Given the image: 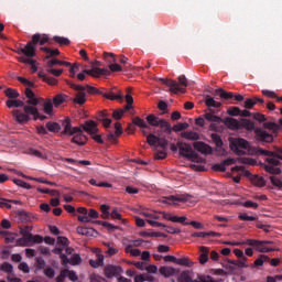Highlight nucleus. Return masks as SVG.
I'll use <instances>...</instances> for the list:
<instances>
[{
	"label": "nucleus",
	"mask_w": 282,
	"mask_h": 282,
	"mask_svg": "<svg viewBox=\"0 0 282 282\" xmlns=\"http://www.w3.org/2000/svg\"><path fill=\"white\" fill-rule=\"evenodd\" d=\"M18 80L24 85V87H26L24 89V96L26 98L25 102L26 105L31 106H24V112H22L20 109L12 110V116L15 122L19 124H28L31 116H33V120H45L46 117L41 115L39 112V108H36V106L43 102V98L37 97L36 94L33 93L32 88L35 87L34 83L25 77H18Z\"/></svg>",
	"instance_id": "f257e3e1"
},
{
	"label": "nucleus",
	"mask_w": 282,
	"mask_h": 282,
	"mask_svg": "<svg viewBox=\"0 0 282 282\" xmlns=\"http://www.w3.org/2000/svg\"><path fill=\"white\" fill-rule=\"evenodd\" d=\"M145 120L151 127L160 128L156 130V134H149L147 130H142L143 135H147L148 144L150 147L159 145L163 150L166 149V147H169V140H166V135H171V133H173V127H171V123L166 121V119H162L155 115H149Z\"/></svg>",
	"instance_id": "f03ea898"
},
{
	"label": "nucleus",
	"mask_w": 282,
	"mask_h": 282,
	"mask_svg": "<svg viewBox=\"0 0 282 282\" xmlns=\"http://www.w3.org/2000/svg\"><path fill=\"white\" fill-rule=\"evenodd\" d=\"M45 45V43H48V45H52V42L50 41V36L47 34H41L35 33L32 36V40L26 43L24 47H21L18 50V54H23V56H36V45Z\"/></svg>",
	"instance_id": "7ed1b4c3"
},
{
	"label": "nucleus",
	"mask_w": 282,
	"mask_h": 282,
	"mask_svg": "<svg viewBox=\"0 0 282 282\" xmlns=\"http://www.w3.org/2000/svg\"><path fill=\"white\" fill-rule=\"evenodd\" d=\"M254 151L256 155H265V162L268 164H273L274 166L281 165V161L279 160H282V148H276L274 152L263 150V148H256Z\"/></svg>",
	"instance_id": "20e7f679"
},
{
	"label": "nucleus",
	"mask_w": 282,
	"mask_h": 282,
	"mask_svg": "<svg viewBox=\"0 0 282 282\" xmlns=\"http://www.w3.org/2000/svg\"><path fill=\"white\" fill-rule=\"evenodd\" d=\"M53 254H57L62 261V265H80L83 263V258L80 254L74 253L70 259L67 258V254L63 253V248L57 247L52 250Z\"/></svg>",
	"instance_id": "39448f33"
},
{
	"label": "nucleus",
	"mask_w": 282,
	"mask_h": 282,
	"mask_svg": "<svg viewBox=\"0 0 282 282\" xmlns=\"http://www.w3.org/2000/svg\"><path fill=\"white\" fill-rule=\"evenodd\" d=\"M82 129L86 131V133H89L91 135L93 140L97 142L98 144H105V141L102 140V137L98 133V123L94 120H88L85 122V124H82Z\"/></svg>",
	"instance_id": "423d86ee"
},
{
	"label": "nucleus",
	"mask_w": 282,
	"mask_h": 282,
	"mask_svg": "<svg viewBox=\"0 0 282 282\" xmlns=\"http://www.w3.org/2000/svg\"><path fill=\"white\" fill-rule=\"evenodd\" d=\"M241 149H245V150L250 149V143L248 142V140L243 138H238V139H234L230 142V150L234 151L236 155H246V151Z\"/></svg>",
	"instance_id": "0eeeda50"
},
{
	"label": "nucleus",
	"mask_w": 282,
	"mask_h": 282,
	"mask_svg": "<svg viewBox=\"0 0 282 282\" xmlns=\"http://www.w3.org/2000/svg\"><path fill=\"white\" fill-rule=\"evenodd\" d=\"M68 87L70 89H75V91H87V94H90L93 96H102V91H100V89L90 86V85H86V86H82V85H76L74 82H66Z\"/></svg>",
	"instance_id": "6e6552de"
},
{
	"label": "nucleus",
	"mask_w": 282,
	"mask_h": 282,
	"mask_svg": "<svg viewBox=\"0 0 282 282\" xmlns=\"http://www.w3.org/2000/svg\"><path fill=\"white\" fill-rule=\"evenodd\" d=\"M177 147L180 155L186 158L187 160H192V162H195V160H197V154L195 153L191 144L177 142Z\"/></svg>",
	"instance_id": "1a4fd4ad"
},
{
	"label": "nucleus",
	"mask_w": 282,
	"mask_h": 282,
	"mask_svg": "<svg viewBox=\"0 0 282 282\" xmlns=\"http://www.w3.org/2000/svg\"><path fill=\"white\" fill-rule=\"evenodd\" d=\"M254 133L257 142H262V144H270L274 142V137L261 128H256Z\"/></svg>",
	"instance_id": "9d476101"
},
{
	"label": "nucleus",
	"mask_w": 282,
	"mask_h": 282,
	"mask_svg": "<svg viewBox=\"0 0 282 282\" xmlns=\"http://www.w3.org/2000/svg\"><path fill=\"white\" fill-rule=\"evenodd\" d=\"M159 80L170 88L169 91H171V94H186V88L180 87V84L173 79L159 78Z\"/></svg>",
	"instance_id": "9b49d317"
},
{
	"label": "nucleus",
	"mask_w": 282,
	"mask_h": 282,
	"mask_svg": "<svg viewBox=\"0 0 282 282\" xmlns=\"http://www.w3.org/2000/svg\"><path fill=\"white\" fill-rule=\"evenodd\" d=\"M126 101H127V105L124 106L123 109H118L112 112V118L115 120H120L122 116H124V111H129L130 109L133 108V96L129 94L126 95Z\"/></svg>",
	"instance_id": "f8f14e48"
},
{
	"label": "nucleus",
	"mask_w": 282,
	"mask_h": 282,
	"mask_svg": "<svg viewBox=\"0 0 282 282\" xmlns=\"http://www.w3.org/2000/svg\"><path fill=\"white\" fill-rule=\"evenodd\" d=\"M62 127H64V131L61 132V135H76V133L80 132V128L72 127V120L69 118H65L62 122Z\"/></svg>",
	"instance_id": "ddd939ff"
},
{
	"label": "nucleus",
	"mask_w": 282,
	"mask_h": 282,
	"mask_svg": "<svg viewBox=\"0 0 282 282\" xmlns=\"http://www.w3.org/2000/svg\"><path fill=\"white\" fill-rule=\"evenodd\" d=\"M121 272H122V267L120 265L107 264L104 269V274L107 279H113V276H120Z\"/></svg>",
	"instance_id": "4468645a"
},
{
	"label": "nucleus",
	"mask_w": 282,
	"mask_h": 282,
	"mask_svg": "<svg viewBox=\"0 0 282 282\" xmlns=\"http://www.w3.org/2000/svg\"><path fill=\"white\" fill-rule=\"evenodd\" d=\"M83 73L85 74V76H93V78H99V76H109V74H111L109 69L98 67H94L91 69H84Z\"/></svg>",
	"instance_id": "2eb2a0df"
},
{
	"label": "nucleus",
	"mask_w": 282,
	"mask_h": 282,
	"mask_svg": "<svg viewBox=\"0 0 282 282\" xmlns=\"http://www.w3.org/2000/svg\"><path fill=\"white\" fill-rule=\"evenodd\" d=\"M115 129H116L115 132H110V133L107 134V139L112 144H118V138H120V134L123 133L122 124L120 122H116L115 123Z\"/></svg>",
	"instance_id": "dca6fc26"
},
{
	"label": "nucleus",
	"mask_w": 282,
	"mask_h": 282,
	"mask_svg": "<svg viewBox=\"0 0 282 282\" xmlns=\"http://www.w3.org/2000/svg\"><path fill=\"white\" fill-rule=\"evenodd\" d=\"M193 147L198 153H202L203 155H210L213 153V148L208 144H206L204 141H196L193 143Z\"/></svg>",
	"instance_id": "f3484780"
},
{
	"label": "nucleus",
	"mask_w": 282,
	"mask_h": 282,
	"mask_svg": "<svg viewBox=\"0 0 282 282\" xmlns=\"http://www.w3.org/2000/svg\"><path fill=\"white\" fill-rule=\"evenodd\" d=\"M34 58V56H22L19 57V63H24L25 65H31V72L33 74H36V72H39V67H36V59H32Z\"/></svg>",
	"instance_id": "a211bd4d"
},
{
	"label": "nucleus",
	"mask_w": 282,
	"mask_h": 282,
	"mask_svg": "<svg viewBox=\"0 0 282 282\" xmlns=\"http://www.w3.org/2000/svg\"><path fill=\"white\" fill-rule=\"evenodd\" d=\"M160 274L164 276L165 279H169L170 276H175V274H180V269H175L173 267H161L159 269Z\"/></svg>",
	"instance_id": "6ab92c4d"
},
{
	"label": "nucleus",
	"mask_w": 282,
	"mask_h": 282,
	"mask_svg": "<svg viewBox=\"0 0 282 282\" xmlns=\"http://www.w3.org/2000/svg\"><path fill=\"white\" fill-rule=\"evenodd\" d=\"M224 122L231 131H239L241 126V120H237L230 117L225 118Z\"/></svg>",
	"instance_id": "aec40b11"
},
{
	"label": "nucleus",
	"mask_w": 282,
	"mask_h": 282,
	"mask_svg": "<svg viewBox=\"0 0 282 282\" xmlns=\"http://www.w3.org/2000/svg\"><path fill=\"white\" fill-rule=\"evenodd\" d=\"M26 100H19V99H9L7 100L6 105L9 109L12 107H23V111H25V107H32V105L25 102Z\"/></svg>",
	"instance_id": "412c9836"
},
{
	"label": "nucleus",
	"mask_w": 282,
	"mask_h": 282,
	"mask_svg": "<svg viewBox=\"0 0 282 282\" xmlns=\"http://www.w3.org/2000/svg\"><path fill=\"white\" fill-rule=\"evenodd\" d=\"M77 213L79 214V216L77 217L78 221H82L83 224H90L91 223V219L89 218L87 208L78 207Z\"/></svg>",
	"instance_id": "4be33fe9"
},
{
	"label": "nucleus",
	"mask_w": 282,
	"mask_h": 282,
	"mask_svg": "<svg viewBox=\"0 0 282 282\" xmlns=\"http://www.w3.org/2000/svg\"><path fill=\"white\" fill-rule=\"evenodd\" d=\"M76 133H77V135H74L72 138V142L74 144H79V147L87 144V135L83 134V130H80L79 132H76Z\"/></svg>",
	"instance_id": "5701e85b"
},
{
	"label": "nucleus",
	"mask_w": 282,
	"mask_h": 282,
	"mask_svg": "<svg viewBox=\"0 0 282 282\" xmlns=\"http://www.w3.org/2000/svg\"><path fill=\"white\" fill-rule=\"evenodd\" d=\"M246 246H274L272 240H257V239H247Z\"/></svg>",
	"instance_id": "b1692460"
},
{
	"label": "nucleus",
	"mask_w": 282,
	"mask_h": 282,
	"mask_svg": "<svg viewBox=\"0 0 282 282\" xmlns=\"http://www.w3.org/2000/svg\"><path fill=\"white\" fill-rule=\"evenodd\" d=\"M240 129H246L247 131H256L254 122L250 119L241 118L240 119Z\"/></svg>",
	"instance_id": "393cba45"
},
{
	"label": "nucleus",
	"mask_w": 282,
	"mask_h": 282,
	"mask_svg": "<svg viewBox=\"0 0 282 282\" xmlns=\"http://www.w3.org/2000/svg\"><path fill=\"white\" fill-rule=\"evenodd\" d=\"M187 199L188 198L184 195H181V196L171 195V196L164 197L163 204H175V202H186Z\"/></svg>",
	"instance_id": "a878e982"
},
{
	"label": "nucleus",
	"mask_w": 282,
	"mask_h": 282,
	"mask_svg": "<svg viewBox=\"0 0 282 282\" xmlns=\"http://www.w3.org/2000/svg\"><path fill=\"white\" fill-rule=\"evenodd\" d=\"M94 224H97L98 226H104V228H107V230L109 232H116V230H120V227L119 226H115V225H111L110 223L108 221H102V220H96V221H93Z\"/></svg>",
	"instance_id": "bb28decb"
},
{
	"label": "nucleus",
	"mask_w": 282,
	"mask_h": 282,
	"mask_svg": "<svg viewBox=\"0 0 282 282\" xmlns=\"http://www.w3.org/2000/svg\"><path fill=\"white\" fill-rule=\"evenodd\" d=\"M96 257V260H89V265H91V268H100L101 265H105V256L98 253Z\"/></svg>",
	"instance_id": "cd10ccee"
},
{
	"label": "nucleus",
	"mask_w": 282,
	"mask_h": 282,
	"mask_svg": "<svg viewBox=\"0 0 282 282\" xmlns=\"http://www.w3.org/2000/svg\"><path fill=\"white\" fill-rule=\"evenodd\" d=\"M200 256H199V263L202 265L208 263V252H210V249H208L207 247H200Z\"/></svg>",
	"instance_id": "c85d7f7f"
},
{
	"label": "nucleus",
	"mask_w": 282,
	"mask_h": 282,
	"mask_svg": "<svg viewBox=\"0 0 282 282\" xmlns=\"http://www.w3.org/2000/svg\"><path fill=\"white\" fill-rule=\"evenodd\" d=\"M205 105L206 107H214V109H219V107H221V102L216 101L214 97H212L210 95H207L205 97Z\"/></svg>",
	"instance_id": "c756f323"
},
{
	"label": "nucleus",
	"mask_w": 282,
	"mask_h": 282,
	"mask_svg": "<svg viewBox=\"0 0 282 282\" xmlns=\"http://www.w3.org/2000/svg\"><path fill=\"white\" fill-rule=\"evenodd\" d=\"M73 102L76 105H85V102H87V95L85 94V90H78Z\"/></svg>",
	"instance_id": "7c9ffc66"
},
{
	"label": "nucleus",
	"mask_w": 282,
	"mask_h": 282,
	"mask_svg": "<svg viewBox=\"0 0 282 282\" xmlns=\"http://www.w3.org/2000/svg\"><path fill=\"white\" fill-rule=\"evenodd\" d=\"M43 109H44V113H47V116H52L53 111H54V102H52V99H47L45 101V99H43Z\"/></svg>",
	"instance_id": "2f4dec72"
},
{
	"label": "nucleus",
	"mask_w": 282,
	"mask_h": 282,
	"mask_svg": "<svg viewBox=\"0 0 282 282\" xmlns=\"http://www.w3.org/2000/svg\"><path fill=\"white\" fill-rule=\"evenodd\" d=\"M203 117L207 122H215L216 124L221 122V117L213 115V112H205Z\"/></svg>",
	"instance_id": "473e14b6"
},
{
	"label": "nucleus",
	"mask_w": 282,
	"mask_h": 282,
	"mask_svg": "<svg viewBox=\"0 0 282 282\" xmlns=\"http://www.w3.org/2000/svg\"><path fill=\"white\" fill-rule=\"evenodd\" d=\"M77 232H78V235H83L85 237H94V232H96V230H94V228L78 226Z\"/></svg>",
	"instance_id": "72a5a7b5"
},
{
	"label": "nucleus",
	"mask_w": 282,
	"mask_h": 282,
	"mask_svg": "<svg viewBox=\"0 0 282 282\" xmlns=\"http://www.w3.org/2000/svg\"><path fill=\"white\" fill-rule=\"evenodd\" d=\"M40 50L42 52H45V54H47L46 55L47 59L52 58V56H58L61 54V51H58V48L52 50L50 47L42 46V47H40Z\"/></svg>",
	"instance_id": "f704fd0d"
},
{
	"label": "nucleus",
	"mask_w": 282,
	"mask_h": 282,
	"mask_svg": "<svg viewBox=\"0 0 282 282\" xmlns=\"http://www.w3.org/2000/svg\"><path fill=\"white\" fill-rule=\"evenodd\" d=\"M274 164H263L264 171L267 173H271V175H281V169L280 167H274Z\"/></svg>",
	"instance_id": "c9c22d12"
},
{
	"label": "nucleus",
	"mask_w": 282,
	"mask_h": 282,
	"mask_svg": "<svg viewBox=\"0 0 282 282\" xmlns=\"http://www.w3.org/2000/svg\"><path fill=\"white\" fill-rule=\"evenodd\" d=\"M104 98H107V100H123V96L122 94L118 93L115 94L113 91H109V93H102Z\"/></svg>",
	"instance_id": "e433bc0d"
},
{
	"label": "nucleus",
	"mask_w": 282,
	"mask_h": 282,
	"mask_svg": "<svg viewBox=\"0 0 282 282\" xmlns=\"http://www.w3.org/2000/svg\"><path fill=\"white\" fill-rule=\"evenodd\" d=\"M218 96H220L224 100H232V98H235V94L232 93H228L226 90H224V88H218L215 90Z\"/></svg>",
	"instance_id": "4c0bfd02"
},
{
	"label": "nucleus",
	"mask_w": 282,
	"mask_h": 282,
	"mask_svg": "<svg viewBox=\"0 0 282 282\" xmlns=\"http://www.w3.org/2000/svg\"><path fill=\"white\" fill-rule=\"evenodd\" d=\"M65 100H67V95H65V94H57L53 98V105H54V107H61V105H63V102H65Z\"/></svg>",
	"instance_id": "58836bf2"
},
{
	"label": "nucleus",
	"mask_w": 282,
	"mask_h": 282,
	"mask_svg": "<svg viewBox=\"0 0 282 282\" xmlns=\"http://www.w3.org/2000/svg\"><path fill=\"white\" fill-rule=\"evenodd\" d=\"M104 246H106L107 248V250L105 251L107 257H113V254H118V249L113 247V243L105 242Z\"/></svg>",
	"instance_id": "ea45409f"
},
{
	"label": "nucleus",
	"mask_w": 282,
	"mask_h": 282,
	"mask_svg": "<svg viewBox=\"0 0 282 282\" xmlns=\"http://www.w3.org/2000/svg\"><path fill=\"white\" fill-rule=\"evenodd\" d=\"M263 127H264V129H269V130L272 131L273 133H276V131H280V130H281V126H279V123L272 122V121L264 122V123H263Z\"/></svg>",
	"instance_id": "a19ab883"
},
{
	"label": "nucleus",
	"mask_w": 282,
	"mask_h": 282,
	"mask_svg": "<svg viewBox=\"0 0 282 282\" xmlns=\"http://www.w3.org/2000/svg\"><path fill=\"white\" fill-rule=\"evenodd\" d=\"M182 138H185V140H199V133L193 132V131H185L182 132Z\"/></svg>",
	"instance_id": "79ce46f5"
},
{
	"label": "nucleus",
	"mask_w": 282,
	"mask_h": 282,
	"mask_svg": "<svg viewBox=\"0 0 282 282\" xmlns=\"http://www.w3.org/2000/svg\"><path fill=\"white\" fill-rule=\"evenodd\" d=\"M68 246H69V239H67V237H63V236L57 237V247L55 248H63V250H65V248H67Z\"/></svg>",
	"instance_id": "37998d69"
},
{
	"label": "nucleus",
	"mask_w": 282,
	"mask_h": 282,
	"mask_svg": "<svg viewBox=\"0 0 282 282\" xmlns=\"http://www.w3.org/2000/svg\"><path fill=\"white\" fill-rule=\"evenodd\" d=\"M176 265H185V268H193L194 263L188 258H176Z\"/></svg>",
	"instance_id": "c03bdc74"
},
{
	"label": "nucleus",
	"mask_w": 282,
	"mask_h": 282,
	"mask_svg": "<svg viewBox=\"0 0 282 282\" xmlns=\"http://www.w3.org/2000/svg\"><path fill=\"white\" fill-rule=\"evenodd\" d=\"M133 124H135L137 127H140V129H149V124H147V122L144 121V119L140 118V117H134L132 119Z\"/></svg>",
	"instance_id": "a18cd8bd"
},
{
	"label": "nucleus",
	"mask_w": 282,
	"mask_h": 282,
	"mask_svg": "<svg viewBox=\"0 0 282 282\" xmlns=\"http://www.w3.org/2000/svg\"><path fill=\"white\" fill-rule=\"evenodd\" d=\"M99 120L104 123V127H106V129H109V127L111 126V119L107 118L106 111L99 113Z\"/></svg>",
	"instance_id": "49530a36"
},
{
	"label": "nucleus",
	"mask_w": 282,
	"mask_h": 282,
	"mask_svg": "<svg viewBox=\"0 0 282 282\" xmlns=\"http://www.w3.org/2000/svg\"><path fill=\"white\" fill-rule=\"evenodd\" d=\"M261 246H263V245H254L252 247L256 248V250L258 252H262V253H265V252H276V250H279L276 248L261 247Z\"/></svg>",
	"instance_id": "de8ad7c7"
},
{
	"label": "nucleus",
	"mask_w": 282,
	"mask_h": 282,
	"mask_svg": "<svg viewBox=\"0 0 282 282\" xmlns=\"http://www.w3.org/2000/svg\"><path fill=\"white\" fill-rule=\"evenodd\" d=\"M212 140L214 144H216L217 149H221V147H224V140H221V135L212 133Z\"/></svg>",
	"instance_id": "09e8293b"
},
{
	"label": "nucleus",
	"mask_w": 282,
	"mask_h": 282,
	"mask_svg": "<svg viewBox=\"0 0 282 282\" xmlns=\"http://www.w3.org/2000/svg\"><path fill=\"white\" fill-rule=\"evenodd\" d=\"M127 254H131L132 257H140L142 254V251L140 249H133V246L128 245L126 247Z\"/></svg>",
	"instance_id": "8fccbe9b"
},
{
	"label": "nucleus",
	"mask_w": 282,
	"mask_h": 282,
	"mask_svg": "<svg viewBox=\"0 0 282 282\" xmlns=\"http://www.w3.org/2000/svg\"><path fill=\"white\" fill-rule=\"evenodd\" d=\"M46 129H48V131H51V133H58V131H61V124H58L56 122H47Z\"/></svg>",
	"instance_id": "3c124183"
},
{
	"label": "nucleus",
	"mask_w": 282,
	"mask_h": 282,
	"mask_svg": "<svg viewBox=\"0 0 282 282\" xmlns=\"http://www.w3.org/2000/svg\"><path fill=\"white\" fill-rule=\"evenodd\" d=\"M193 278H191L189 271L181 272L180 276L177 278L178 282H191Z\"/></svg>",
	"instance_id": "603ef678"
},
{
	"label": "nucleus",
	"mask_w": 282,
	"mask_h": 282,
	"mask_svg": "<svg viewBox=\"0 0 282 282\" xmlns=\"http://www.w3.org/2000/svg\"><path fill=\"white\" fill-rule=\"evenodd\" d=\"M7 98H11V100H14L17 98H19V91L17 89H13V88H8L6 91H4Z\"/></svg>",
	"instance_id": "864d4df0"
},
{
	"label": "nucleus",
	"mask_w": 282,
	"mask_h": 282,
	"mask_svg": "<svg viewBox=\"0 0 282 282\" xmlns=\"http://www.w3.org/2000/svg\"><path fill=\"white\" fill-rule=\"evenodd\" d=\"M186 129H188L187 122L177 123L172 127V131H174L175 133H177L180 131H186Z\"/></svg>",
	"instance_id": "5fc2aeb1"
},
{
	"label": "nucleus",
	"mask_w": 282,
	"mask_h": 282,
	"mask_svg": "<svg viewBox=\"0 0 282 282\" xmlns=\"http://www.w3.org/2000/svg\"><path fill=\"white\" fill-rule=\"evenodd\" d=\"M45 69L47 72V74H52V76H61V74H63V69H56L54 68V66H47L45 65Z\"/></svg>",
	"instance_id": "6e6d98bb"
},
{
	"label": "nucleus",
	"mask_w": 282,
	"mask_h": 282,
	"mask_svg": "<svg viewBox=\"0 0 282 282\" xmlns=\"http://www.w3.org/2000/svg\"><path fill=\"white\" fill-rule=\"evenodd\" d=\"M142 236L143 237H164V239H166V237H169L166 234L160 232V231H152V232L144 231L142 234Z\"/></svg>",
	"instance_id": "4d7b16f0"
},
{
	"label": "nucleus",
	"mask_w": 282,
	"mask_h": 282,
	"mask_svg": "<svg viewBox=\"0 0 282 282\" xmlns=\"http://www.w3.org/2000/svg\"><path fill=\"white\" fill-rule=\"evenodd\" d=\"M252 183L256 186L263 187V186H265V178H263L262 176L256 175V176L252 177Z\"/></svg>",
	"instance_id": "13d9d810"
},
{
	"label": "nucleus",
	"mask_w": 282,
	"mask_h": 282,
	"mask_svg": "<svg viewBox=\"0 0 282 282\" xmlns=\"http://www.w3.org/2000/svg\"><path fill=\"white\" fill-rule=\"evenodd\" d=\"M53 41H55V43H58V45H69V39L67 37L55 35L53 36Z\"/></svg>",
	"instance_id": "bf43d9fd"
},
{
	"label": "nucleus",
	"mask_w": 282,
	"mask_h": 282,
	"mask_svg": "<svg viewBox=\"0 0 282 282\" xmlns=\"http://www.w3.org/2000/svg\"><path fill=\"white\" fill-rule=\"evenodd\" d=\"M12 203H14V200L0 197V208H7L8 210H10V208H12V205L10 204Z\"/></svg>",
	"instance_id": "052dcab7"
},
{
	"label": "nucleus",
	"mask_w": 282,
	"mask_h": 282,
	"mask_svg": "<svg viewBox=\"0 0 282 282\" xmlns=\"http://www.w3.org/2000/svg\"><path fill=\"white\" fill-rule=\"evenodd\" d=\"M1 270L7 274H12V272L14 271V267H12V264L9 262H4L1 264Z\"/></svg>",
	"instance_id": "680f3d73"
},
{
	"label": "nucleus",
	"mask_w": 282,
	"mask_h": 282,
	"mask_svg": "<svg viewBox=\"0 0 282 282\" xmlns=\"http://www.w3.org/2000/svg\"><path fill=\"white\" fill-rule=\"evenodd\" d=\"M64 272L69 281H78V275L76 274V271L64 269Z\"/></svg>",
	"instance_id": "e2e57ef3"
},
{
	"label": "nucleus",
	"mask_w": 282,
	"mask_h": 282,
	"mask_svg": "<svg viewBox=\"0 0 282 282\" xmlns=\"http://www.w3.org/2000/svg\"><path fill=\"white\" fill-rule=\"evenodd\" d=\"M100 217V214L94 208L88 209V219H90V223L94 224L95 220L91 219H98Z\"/></svg>",
	"instance_id": "0e129e2a"
},
{
	"label": "nucleus",
	"mask_w": 282,
	"mask_h": 282,
	"mask_svg": "<svg viewBox=\"0 0 282 282\" xmlns=\"http://www.w3.org/2000/svg\"><path fill=\"white\" fill-rule=\"evenodd\" d=\"M270 180H271V184H273V186H275V188H279L281 191V188H282L281 178H279L276 176H270Z\"/></svg>",
	"instance_id": "69168bd1"
},
{
	"label": "nucleus",
	"mask_w": 282,
	"mask_h": 282,
	"mask_svg": "<svg viewBox=\"0 0 282 282\" xmlns=\"http://www.w3.org/2000/svg\"><path fill=\"white\" fill-rule=\"evenodd\" d=\"M227 113L228 116H240L241 109L239 107H229Z\"/></svg>",
	"instance_id": "338daca9"
},
{
	"label": "nucleus",
	"mask_w": 282,
	"mask_h": 282,
	"mask_svg": "<svg viewBox=\"0 0 282 282\" xmlns=\"http://www.w3.org/2000/svg\"><path fill=\"white\" fill-rule=\"evenodd\" d=\"M254 105H257V102L254 101V97H253V98L246 99L243 107H245V109H252V107H254Z\"/></svg>",
	"instance_id": "774afa93"
}]
</instances>
